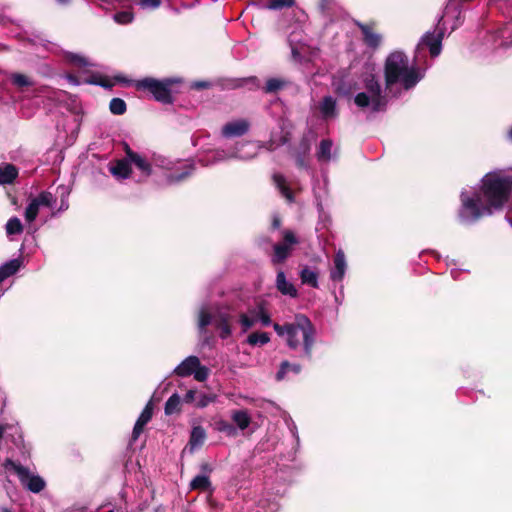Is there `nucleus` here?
<instances>
[{
	"instance_id": "nucleus-1",
	"label": "nucleus",
	"mask_w": 512,
	"mask_h": 512,
	"mask_svg": "<svg viewBox=\"0 0 512 512\" xmlns=\"http://www.w3.org/2000/svg\"><path fill=\"white\" fill-rule=\"evenodd\" d=\"M512 199V170L495 169L483 175L478 190L470 196L461 192L458 220L471 225L483 217L502 212Z\"/></svg>"
},
{
	"instance_id": "nucleus-2",
	"label": "nucleus",
	"mask_w": 512,
	"mask_h": 512,
	"mask_svg": "<svg viewBox=\"0 0 512 512\" xmlns=\"http://www.w3.org/2000/svg\"><path fill=\"white\" fill-rule=\"evenodd\" d=\"M423 78L419 67L410 64L409 57L402 51L391 52L384 62V79L387 89L401 83L405 90L414 88Z\"/></svg>"
},
{
	"instance_id": "nucleus-3",
	"label": "nucleus",
	"mask_w": 512,
	"mask_h": 512,
	"mask_svg": "<svg viewBox=\"0 0 512 512\" xmlns=\"http://www.w3.org/2000/svg\"><path fill=\"white\" fill-rule=\"evenodd\" d=\"M301 331L303 337L304 356L308 359L312 358V349L315 342V328L310 319L304 314H297L295 321L289 325L287 335V345L291 349H297L299 340L298 332Z\"/></svg>"
},
{
	"instance_id": "nucleus-4",
	"label": "nucleus",
	"mask_w": 512,
	"mask_h": 512,
	"mask_svg": "<svg viewBox=\"0 0 512 512\" xmlns=\"http://www.w3.org/2000/svg\"><path fill=\"white\" fill-rule=\"evenodd\" d=\"M181 80L177 78H165L157 80L152 77H146L136 82V89L148 91L153 95V98L165 105L173 104V86L180 83Z\"/></svg>"
},
{
	"instance_id": "nucleus-5",
	"label": "nucleus",
	"mask_w": 512,
	"mask_h": 512,
	"mask_svg": "<svg viewBox=\"0 0 512 512\" xmlns=\"http://www.w3.org/2000/svg\"><path fill=\"white\" fill-rule=\"evenodd\" d=\"M3 465L6 469H13L22 486L27 488L29 491L39 493L45 488L46 484L43 478L38 475H31L27 467H24L9 458L5 460Z\"/></svg>"
},
{
	"instance_id": "nucleus-6",
	"label": "nucleus",
	"mask_w": 512,
	"mask_h": 512,
	"mask_svg": "<svg viewBox=\"0 0 512 512\" xmlns=\"http://www.w3.org/2000/svg\"><path fill=\"white\" fill-rule=\"evenodd\" d=\"M299 243L298 238L291 230L283 231V242L273 246L271 262L273 265L283 264L291 255L293 246Z\"/></svg>"
},
{
	"instance_id": "nucleus-7",
	"label": "nucleus",
	"mask_w": 512,
	"mask_h": 512,
	"mask_svg": "<svg viewBox=\"0 0 512 512\" xmlns=\"http://www.w3.org/2000/svg\"><path fill=\"white\" fill-rule=\"evenodd\" d=\"M363 82L365 89L371 95L372 111H384L387 105V98L382 94V88L376 76L374 74H368Z\"/></svg>"
},
{
	"instance_id": "nucleus-8",
	"label": "nucleus",
	"mask_w": 512,
	"mask_h": 512,
	"mask_svg": "<svg viewBox=\"0 0 512 512\" xmlns=\"http://www.w3.org/2000/svg\"><path fill=\"white\" fill-rule=\"evenodd\" d=\"M219 85L223 90H235L246 86H250V90H256L260 88V80L256 76L224 78L219 81Z\"/></svg>"
},
{
	"instance_id": "nucleus-9",
	"label": "nucleus",
	"mask_w": 512,
	"mask_h": 512,
	"mask_svg": "<svg viewBox=\"0 0 512 512\" xmlns=\"http://www.w3.org/2000/svg\"><path fill=\"white\" fill-rule=\"evenodd\" d=\"M353 22L360 29L364 44L369 48L377 49L382 42V36L374 31L375 24H365L359 20H353Z\"/></svg>"
},
{
	"instance_id": "nucleus-10",
	"label": "nucleus",
	"mask_w": 512,
	"mask_h": 512,
	"mask_svg": "<svg viewBox=\"0 0 512 512\" xmlns=\"http://www.w3.org/2000/svg\"><path fill=\"white\" fill-rule=\"evenodd\" d=\"M443 32H427L421 40V43L418 45V48H420L421 45L426 46L429 49L430 55L432 57H437L442 50V39H443Z\"/></svg>"
},
{
	"instance_id": "nucleus-11",
	"label": "nucleus",
	"mask_w": 512,
	"mask_h": 512,
	"mask_svg": "<svg viewBox=\"0 0 512 512\" xmlns=\"http://www.w3.org/2000/svg\"><path fill=\"white\" fill-rule=\"evenodd\" d=\"M109 172L119 180L130 178L133 172L130 159L114 160L109 166Z\"/></svg>"
},
{
	"instance_id": "nucleus-12",
	"label": "nucleus",
	"mask_w": 512,
	"mask_h": 512,
	"mask_svg": "<svg viewBox=\"0 0 512 512\" xmlns=\"http://www.w3.org/2000/svg\"><path fill=\"white\" fill-rule=\"evenodd\" d=\"M152 416L153 405L151 402H148L133 427L131 442H135L139 438L141 433L144 431L146 424L152 419Z\"/></svg>"
},
{
	"instance_id": "nucleus-13",
	"label": "nucleus",
	"mask_w": 512,
	"mask_h": 512,
	"mask_svg": "<svg viewBox=\"0 0 512 512\" xmlns=\"http://www.w3.org/2000/svg\"><path fill=\"white\" fill-rule=\"evenodd\" d=\"M311 149V143L307 136H303L293 151V157L295 158L296 165L299 168L306 167V158L309 155Z\"/></svg>"
},
{
	"instance_id": "nucleus-14",
	"label": "nucleus",
	"mask_w": 512,
	"mask_h": 512,
	"mask_svg": "<svg viewBox=\"0 0 512 512\" xmlns=\"http://www.w3.org/2000/svg\"><path fill=\"white\" fill-rule=\"evenodd\" d=\"M249 130V123L246 120L228 122L222 128V134L225 137H240Z\"/></svg>"
},
{
	"instance_id": "nucleus-15",
	"label": "nucleus",
	"mask_w": 512,
	"mask_h": 512,
	"mask_svg": "<svg viewBox=\"0 0 512 512\" xmlns=\"http://www.w3.org/2000/svg\"><path fill=\"white\" fill-rule=\"evenodd\" d=\"M275 286L282 295L290 296L292 298H296L298 296L296 287L291 282L287 281L283 270H279L277 272Z\"/></svg>"
},
{
	"instance_id": "nucleus-16",
	"label": "nucleus",
	"mask_w": 512,
	"mask_h": 512,
	"mask_svg": "<svg viewBox=\"0 0 512 512\" xmlns=\"http://www.w3.org/2000/svg\"><path fill=\"white\" fill-rule=\"evenodd\" d=\"M199 365L200 360L197 356H189L174 369V374L180 377H188L194 373Z\"/></svg>"
},
{
	"instance_id": "nucleus-17",
	"label": "nucleus",
	"mask_w": 512,
	"mask_h": 512,
	"mask_svg": "<svg viewBox=\"0 0 512 512\" xmlns=\"http://www.w3.org/2000/svg\"><path fill=\"white\" fill-rule=\"evenodd\" d=\"M345 271H346L345 254L342 250H339L334 255V269L330 273V278L333 281L340 282L344 278Z\"/></svg>"
},
{
	"instance_id": "nucleus-18",
	"label": "nucleus",
	"mask_w": 512,
	"mask_h": 512,
	"mask_svg": "<svg viewBox=\"0 0 512 512\" xmlns=\"http://www.w3.org/2000/svg\"><path fill=\"white\" fill-rule=\"evenodd\" d=\"M130 161L131 166L134 165L140 171V182L146 180L149 176H151L153 168L151 163L144 155L138 153L132 159H130Z\"/></svg>"
},
{
	"instance_id": "nucleus-19",
	"label": "nucleus",
	"mask_w": 512,
	"mask_h": 512,
	"mask_svg": "<svg viewBox=\"0 0 512 512\" xmlns=\"http://www.w3.org/2000/svg\"><path fill=\"white\" fill-rule=\"evenodd\" d=\"M213 324L220 330L219 336L221 339H227L231 335L230 315L219 313L213 318Z\"/></svg>"
},
{
	"instance_id": "nucleus-20",
	"label": "nucleus",
	"mask_w": 512,
	"mask_h": 512,
	"mask_svg": "<svg viewBox=\"0 0 512 512\" xmlns=\"http://www.w3.org/2000/svg\"><path fill=\"white\" fill-rule=\"evenodd\" d=\"M18 168L11 163L0 165V185L12 184L18 177Z\"/></svg>"
},
{
	"instance_id": "nucleus-21",
	"label": "nucleus",
	"mask_w": 512,
	"mask_h": 512,
	"mask_svg": "<svg viewBox=\"0 0 512 512\" xmlns=\"http://www.w3.org/2000/svg\"><path fill=\"white\" fill-rule=\"evenodd\" d=\"M319 110L323 119H330L337 116L336 100L332 96L323 97L319 104Z\"/></svg>"
},
{
	"instance_id": "nucleus-22",
	"label": "nucleus",
	"mask_w": 512,
	"mask_h": 512,
	"mask_svg": "<svg viewBox=\"0 0 512 512\" xmlns=\"http://www.w3.org/2000/svg\"><path fill=\"white\" fill-rule=\"evenodd\" d=\"M273 182L281 195L287 199L288 202H294V193L286 182L282 174L276 173L273 175Z\"/></svg>"
},
{
	"instance_id": "nucleus-23",
	"label": "nucleus",
	"mask_w": 512,
	"mask_h": 512,
	"mask_svg": "<svg viewBox=\"0 0 512 512\" xmlns=\"http://www.w3.org/2000/svg\"><path fill=\"white\" fill-rule=\"evenodd\" d=\"M191 490L210 493L213 492L212 483L208 475H196L189 485Z\"/></svg>"
},
{
	"instance_id": "nucleus-24",
	"label": "nucleus",
	"mask_w": 512,
	"mask_h": 512,
	"mask_svg": "<svg viewBox=\"0 0 512 512\" xmlns=\"http://www.w3.org/2000/svg\"><path fill=\"white\" fill-rule=\"evenodd\" d=\"M21 265L22 260L17 258L12 259L0 266V283H2L8 277L16 274L19 271Z\"/></svg>"
},
{
	"instance_id": "nucleus-25",
	"label": "nucleus",
	"mask_w": 512,
	"mask_h": 512,
	"mask_svg": "<svg viewBox=\"0 0 512 512\" xmlns=\"http://www.w3.org/2000/svg\"><path fill=\"white\" fill-rule=\"evenodd\" d=\"M289 85V81L282 78H269L262 88L265 94H275Z\"/></svg>"
},
{
	"instance_id": "nucleus-26",
	"label": "nucleus",
	"mask_w": 512,
	"mask_h": 512,
	"mask_svg": "<svg viewBox=\"0 0 512 512\" xmlns=\"http://www.w3.org/2000/svg\"><path fill=\"white\" fill-rule=\"evenodd\" d=\"M231 419L240 430L247 429L251 423V417L248 411L244 409L232 411Z\"/></svg>"
},
{
	"instance_id": "nucleus-27",
	"label": "nucleus",
	"mask_w": 512,
	"mask_h": 512,
	"mask_svg": "<svg viewBox=\"0 0 512 512\" xmlns=\"http://www.w3.org/2000/svg\"><path fill=\"white\" fill-rule=\"evenodd\" d=\"M299 277L301 279L302 284L309 285L313 288H318V272L310 269L308 266H304L300 273Z\"/></svg>"
},
{
	"instance_id": "nucleus-28",
	"label": "nucleus",
	"mask_w": 512,
	"mask_h": 512,
	"mask_svg": "<svg viewBox=\"0 0 512 512\" xmlns=\"http://www.w3.org/2000/svg\"><path fill=\"white\" fill-rule=\"evenodd\" d=\"M205 439H206L205 429L200 425L194 426L190 433L189 445L192 448L200 447L204 444Z\"/></svg>"
},
{
	"instance_id": "nucleus-29",
	"label": "nucleus",
	"mask_w": 512,
	"mask_h": 512,
	"mask_svg": "<svg viewBox=\"0 0 512 512\" xmlns=\"http://www.w3.org/2000/svg\"><path fill=\"white\" fill-rule=\"evenodd\" d=\"M289 370H291L295 374H299L302 370V367L300 364H292L288 360H284L281 362L280 368L276 373V380L282 381Z\"/></svg>"
},
{
	"instance_id": "nucleus-30",
	"label": "nucleus",
	"mask_w": 512,
	"mask_h": 512,
	"mask_svg": "<svg viewBox=\"0 0 512 512\" xmlns=\"http://www.w3.org/2000/svg\"><path fill=\"white\" fill-rule=\"evenodd\" d=\"M164 411L166 415H172L181 411V398L177 393H173L166 401Z\"/></svg>"
},
{
	"instance_id": "nucleus-31",
	"label": "nucleus",
	"mask_w": 512,
	"mask_h": 512,
	"mask_svg": "<svg viewBox=\"0 0 512 512\" xmlns=\"http://www.w3.org/2000/svg\"><path fill=\"white\" fill-rule=\"evenodd\" d=\"M247 343L251 346H263L270 341V336L267 332H252L247 337Z\"/></svg>"
},
{
	"instance_id": "nucleus-32",
	"label": "nucleus",
	"mask_w": 512,
	"mask_h": 512,
	"mask_svg": "<svg viewBox=\"0 0 512 512\" xmlns=\"http://www.w3.org/2000/svg\"><path fill=\"white\" fill-rule=\"evenodd\" d=\"M10 81L12 85L18 89H24L34 85V82L28 76L22 73H12L10 75Z\"/></svg>"
},
{
	"instance_id": "nucleus-33",
	"label": "nucleus",
	"mask_w": 512,
	"mask_h": 512,
	"mask_svg": "<svg viewBox=\"0 0 512 512\" xmlns=\"http://www.w3.org/2000/svg\"><path fill=\"white\" fill-rule=\"evenodd\" d=\"M332 141L330 139H323L320 142L317 151V158L319 161H329L331 158Z\"/></svg>"
},
{
	"instance_id": "nucleus-34",
	"label": "nucleus",
	"mask_w": 512,
	"mask_h": 512,
	"mask_svg": "<svg viewBox=\"0 0 512 512\" xmlns=\"http://www.w3.org/2000/svg\"><path fill=\"white\" fill-rule=\"evenodd\" d=\"M250 314L254 316L256 321L260 320L263 326H269L272 322L271 317L269 313L266 311L263 303H260L258 305V311L251 310Z\"/></svg>"
},
{
	"instance_id": "nucleus-35",
	"label": "nucleus",
	"mask_w": 512,
	"mask_h": 512,
	"mask_svg": "<svg viewBox=\"0 0 512 512\" xmlns=\"http://www.w3.org/2000/svg\"><path fill=\"white\" fill-rule=\"evenodd\" d=\"M5 228L7 235H17L23 232V225L18 217L10 218Z\"/></svg>"
},
{
	"instance_id": "nucleus-36",
	"label": "nucleus",
	"mask_w": 512,
	"mask_h": 512,
	"mask_svg": "<svg viewBox=\"0 0 512 512\" xmlns=\"http://www.w3.org/2000/svg\"><path fill=\"white\" fill-rule=\"evenodd\" d=\"M109 109L114 115H123L127 110V106L123 99L116 97L111 99Z\"/></svg>"
},
{
	"instance_id": "nucleus-37",
	"label": "nucleus",
	"mask_w": 512,
	"mask_h": 512,
	"mask_svg": "<svg viewBox=\"0 0 512 512\" xmlns=\"http://www.w3.org/2000/svg\"><path fill=\"white\" fill-rule=\"evenodd\" d=\"M216 430L225 433L227 436H236L237 431L233 424L226 420H219L215 422Z\"/></svg>"
},
{
	"instance_id": "nucleus-38",
	"label": "nucleus",
	"mask_w": 512,
	"mask_h": 512,
	"mask_svg": "<svg viewBox=\"0 0 512 512\" xmlns=\"http://www.w3.org/2000/svg\"><path fill=\"white\" fill-rule=\"evenodd\" d=\"M295 5V0H269L265 8L269 10H281L283 8H290Z\"/></svg>"
},
{
	"instance_id": "nucleus-39",
	"label": "nucleus",
	"mask_w": 512,
	"mask_h": 512,
	"mask_svg": "<svg viewBox=\"0 0 512 512\" xmlns=\"http://www.w3.org/2000/svg\"><path fill=\"white\" fill-rule=\"evenodd\" d=\"M34 201L38 203L39 207L41 205L51 207L53 202L55 201V198L51 192L42 191L36 198H34Z\"/></svg>"
},
{
	"instance_id": "nucleus-40",
	"label": "nucleus",
	"mask_w": 512,
	"mask_h": 512,
	"mask_svg": "<svg viewBox=\"0 0 512 512\" xmlns=\"http://www.w3.org/2000/svg\"><path fill=\"white\" fill-rule=\"evenodd\" d=\"M39 212V205L32 199V201L28 204V206L25 209V219L27 222H33Z\"/></svg>"
},
{
	"instance_id": "nucleus-41",
	"label": "nucleus",
	"mask_w": 512,
	"mask_h": 512,
	"mask_svg": "<svg viewBox=\"0 0 512 512\" xmlns=\"http://www.w3.org/2000/svg\"><path fill=\"white\" fill-rule=\"evenodd\" d=\"M215 396L212 394H206L203 392H198L197 398H196V407L197 408H205L210 403L214 402Z\"/></svg>"
},
{
	"instance_id": "nucleus-42",
	"label": "nucleus",
	"mask_w": 512,
	"mask_h": 512,
	"mask_svg": "<svg viewBox=\"0 0 512 512\" xmlns=\"http://www.w3.org/2000/svg\"><path fill=\"white\" fill-rule=\"evenodd\" d=\"M114 20L119 24H129L134 19V14L131 11H120L114 14Z\"/></svg>"
},
{
	"instance_id": "nucleus-43",
	"label": "nucleus",
	"mask_w": 512,
	"mask_h": 512,
	"mask_svg": "<svg viewBox=\"0 0 512 512\" xmlns=\"http://www.w3.org/2000/svg\"><path fill=\"white\" fill-rule=\"evenodd\" d=\"M355 104L360 108H366L371 104V95L365 92L358 93L354 98Z\"/></svg>"
},
{
	"instance_id": "nucleus-44",
	"label": "nucleus",
	"mask_w": 512,
	"mask_h": 512,
	"mask_svg": "<svg viewBox=\"0 0 512 512\" xmlns=\"http://www.w3.org/2000/svg\"><path fill=\"white\" fill-rule=\"evenodd\" d=\"M213 321L212 316L209 312L202 310L199 314L198 326L200 331H204L205 328Z\"/></svg>"
},
{
	"instance_id": "nucleus-45",
	"label": "nucleus",
	"mask_w": 512,
	"mask_h": 512,
	"mask_svg": "<svg viewBox=\"0 0 512 512\" xmlns=\"http://www.w3.org/2000/svg\"><path fill=\"white\" fill-rule=\"evenodd\" d=\"M239 322L242 325L243 332H246L247 330L254 326L256 319L254 318L253 315L252 317H249L245 313H242L239 316Z\"/></svg>"
},
{
	"instance_id": "nucleus-46",
	"label": "nucleus",
	"mask_w": 512,
	"mask_h": 512,
	"mask_svg": "<svg viewBox=\"0 0 512 512\" xmlns=\"http://www.w3.org/2000/svg\"><path fill=\"white\" fill-rule=\"evenodd\" d=\"M209 373H210L209 368L200 364L194 371L193 375H194L195 380H197L199 382H203L208 378Z\"/></svg>"
},
{
	"instance_id": "nucleus-47",
	"label": "nucleus",
	"mask_w": 512,
	"mask_h": 512,
	"mask_svg": "<svg viewBox=\"0 0 512 512\" xmlns=\"http://www.w3.org/2000/svg\"><path fill=\"white\" fill-rule=\"evenodd\" d=\"M93 84H96V85H99L103 88H106V89H111L113 87V82L108 79L107 77H98L97 79L93 80L92 81Z\"/></svg>"
},
{
	"instance_id": "nucleus-48",
	"label": "nucleus",
	"mask_w": 512,
	"mask_h": 512,
	"mask_svg": "<svg viewBox=\"0 0 512 512\" xmlns=\"http://www.w3.org/2000/svg\"><path fill=\"white\" fill-rule=\"evenodd\" d=\"M335 5V0H319V9L322 13H328Z\"/></svg>"
},
{
	"instance_id": "nucleus-49",
	"label": "nucleus",
	"mask_w": 512,
	"mask_h": 512,
	"mask_svg": "<svg viewBox=\"0 0 512 512\" xmlns=\"http://www.w3.org/2000/svg\"><path fill=\"white\" fill-rule=\"evenodd\" d=\"M197 395H198V391H196L194 389L188 390L183 398V402H185V403L195 402L196 403Z\"/></svg>"
},
{
	"instance_id": "nucleus-50",
	"label": "nucleus",
	"mask_w": 512,
	"mask_h": 512,
	"mask_svg": "<svg viewBox=\"0 0 512 512\" xmlns=\"http://www.w3.org/2000/svg\"><path fill=\"white\" fill-rule=\"evenodd\" d=\"M291 323H286L284 325H280L278 323H274L273 324V328L275 330V332L279 335V336H283L285 335L287 332H288V329H289V325Z\"/></svg>"
},
{
	"instance_id": "nucleus-51",
	"label": "nucleus",
	"mask_w": 512,
	"mask_h": 512,
	"mask_svg": "<svg viewBox=\"0 0 512 512\" xmlns=\"http://www.w3.org/2000/svg\"><path fill=\"white\" fill-rule=\"evenodd\" d=\"M211 83L208 81H195L192 84V88L196 90H203V89H209L211 88Z\"/></svg>"
},
{
	"instance_id": "nucleus-52",
	"label": "nucleus",
	"mask_w": 512,
	"mask_h": 512,
	"mask_svg": "<svg viewBox=\"0 0 512 512\" xmlns=\"http://www.w3.org/2000/svg\"><path fill=\"white\" fill-rule=\"evenodd\" d=\"M123 151L125 152L126 159H132L138 153L131 149L127 142H123Z\"/></svg>"
},
{
	"instance_id": "nucleus-53",
	"label": "nucleus",
	"mask_w": 512,
	"mask_h": 512,
	"mask_svg": "<svg viewBox=\"0 0 512 512\" xmlns=\"http://www.w3.org/2000/svg\"><path fill=\"white\" fill-rule=\"evenodd\" d=\"M71 460L73 462H82L83 461V456L81 455V453L78 451V450H72L71 451Z\"/></svg>"
},
{
	"instance_id": "nucleus-54",
	"label": "nucleus",
	"mask_w": 512,
	"mask_h": 512,
	"mask_svg": "<svg viewBox=\"0 0 512 512\" xmlns=\"http://www.w3.org/2000/svg\"><path fill=\"white\" fill-rule=\"evenodd\" d=\"M200 469L202 472L207 473V474H210L213 471L212 466L208 462H203L200 465Z\"/></svg>"
},
{
	"instance_id": "nucleus-55",
	"label": "nucleus",
	"mask_w": 512,
	"mask_h": 512,
	"mask_svg": "<svg viewBox=\"0 0 512 512\" xmlns=\"http://www.w3.org/2000/svg\"><path fill=\"white\" fill-rule=\"evenodd\" d=\"M281 219L279 217H274L273 220H272V228L273 229H279L280 226H281Z\"/></svg>"
},
{
	"instance_id": "nucleus-56",
	"label": "nucleus",
	"mask_w": 512,
	"mask_h": 512,
	"mask_svg": "<svg viewBox=\"0 0 512 512\" xmlns=\"http://www.w3.org/2000/svg\"><path fill=\"white\" fill-rule=\"evenodd\" d=\"M507 219L509 220L510 224L512 225V203L509 209L508 214L506 215Z\"/></svg>"
},
{
	"instance_id": "nucleus-57",
	"label": "nucleus",
	"mask_w": 512,
	"mask_h": 512,
	"mask_svg": "<svg viewBox=\"0 0 512 512\" xmlns=\"http://www.w3.org/2000/svg\"><path fill=\"white\" fill-rule=\"evenodd\" d=\"M188 175H189V172H183V173H181V174L177 177V180H183V179H184V178H186Z\"/></svg>"
},
{
	"instance_id": "nucleus-58",
	"label": "nucleus",
	"mask_w": 512,
	"mask_h": 512,
	"mask_svg": "<svg viewBox=\"0 0 512 512\" xmlns=\"http://www.w3.org/2000/svg\"><path fill=\"white\" fill-rule=\"evenodd\" d=\"M0 512H12V510L7 507H0Z\"/></svg>"
},
{
	"instance_id": "nucleus-59",
	"label": "nucleus",
	"mask_w": 512,
	"mask_h": 512,
	"mask_svg": "<svg viewBox=\"0 0 512 512\" xmlns=\"http://www.w3.org/2000/svg\"><path fill=\"white\" fill-rule=\"evenodd\" d=\"M76 60L79 62V63H84V58L80 57V56H77L76 57Z\"/></svg>"
},
{
	"instance_id": "nucleus-60",
	"label": "nucleus",
	"mask_w": 512,
	"mask_h": 512,
	"mask_svg": "<svg viewBox=\"0 0 512 512\" xmlns=\"http://www.w3.org/2000/svg\"><path fill=\"white\" fill-rule=\"evenodd\" d=\"M508 136L509 138L512 140V127L510 128L509 132H508Z\"/></svg>"
},
{
	"instance_id": "nucleus-61",
	"label": "nucleus",
	"mask_w": 512,
	"mask_h": 512,
	"mask_svg": "<svg viewBox=\"0 0 512 512\" xmlns=\"http://www.w3.org/2000/svg\"><path fill=\"white\" fill-rule=\"evenodd\" d=\"M155 512H160V507L156 508Z\"/></svg>"
},
{
	"instance_id": "nucleus-62",
	"label": "nucleus",
	"mask_w": 512,
	"mask_h": 512,
	"mask_svg": "<svg viewBox=\"0 0 512 512\" xmlns=\"http://www.w3.org/2000/svg\"><path fill=\"white\" fill-rule=\"evenodd\" d=\"M282 143H283V144H284V143H286V138H283V139H282Z\"/></svg>"
}]
</instances>
